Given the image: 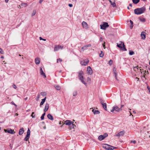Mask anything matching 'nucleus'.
I'll return each instance as SVG.
<instances>
[{"label": "nucleus", "instance_id": "1", "mask_svg": "<svg viewBox=\"0 0 150 150\" xmlns=\"http://www.w3.org/2000/svg\"><path fill=\"white\" fill-rule=\"evenodd\" d=\"M146 7L144 6L141 8H136L134 10V13L137 15H140L144 13L146 11Z\"/></svg>", "mask_w": 150, "mask_h": 150}, {"label": "nucleus", "instance_id": "2", "mask_svg": "<svg viewBox=\"0 0 150 150\" xmlns=\"http://www.w3.org/2000/svg\"><path fill=\"white\" fill-rule=\"evenodd\" d=\"M83 73L82 71H81L78 72V77L79 79L83 84L86 85V83L83 80Z\"/></svg>", "mask_w": 150, "mask_h": 150}, {"label": "nucleus", "instance_id": "3", "mask_svg": "<svg viewBox=\"0 0 150 150\" xmlns=\"http://www.w3.org/2000/svg\"><path fill=\"white\" fill-rule=\"evenodd\" d=\"M117 46L120 49L123 48L122 50H124L125 51H127L124 43L122 41H120L119 44H117Z\"/></svg>", "mask_w": 150, "mask_h": 150}, {"label": "nucleus", "instance_id": "4", "mask_svg": "<svg viewBox=\"0 0 150 150\" xmlns=\"http://www.w3.org/2000/svg\"><path fill=\"white\" fill-rule=\"evenodd\" d=\"M103 147L105 149L108 150H112L116 148L107 144H104Z\"/></svg>", "mask_w": 150, "mask_h": 150}, {"label": "nucleus", "instance_id": "5", "mask_svg": "<svg viewBox=\"0 0 150 150\" xmlns=\"http://www.w3.org/2000/svg\"><path fill=\"white\" fill-rule=\"evenodd\" d=\"M122 110L121 108H119L117 106L115 105L113 107L112 109L111 110V111L113 112L114 111L117 112H120Z\"/></svg>", "mask_w": 150, "mask_h": 150}, {"label": "nucleus", "instance_id": "6", "mask_svg": "<svg viewBox=\"0 0 150 150\" xmlns=\"http://www.w3.org/2000/svg\"><path fill=\"white\" fill-rule=\"evenodd\" d=\"M109 25H108V23L107 22H104L103 23V24L100 25V28L102 29L105 30L106 28L109 27Z\"/></svg>", "mask_w": 150, "mask_h": 150}, {"label": "nucleus", "instance_id": "7", "mask_svg": "<svg viewBox=\"0 0 150 150\" xmlns=\"http://www.w3.org/2000/svg\"><path fill=\"white\" fill-rule=\"evenodd\" d=\"M30 131L29 128H28L27 132V134L24 139V140L27 141L29 139L30 135Z\"/></svg>", "mask_w": 150, "mask_h": 150}, {"label": "nucleus", "instance_id": "8", "mask_svg": "<svg viewBox=\"0 0 150 150\" xmlns=\"http://www.w3.org/2000/svg\"><path fill=\"white\" fill-rule=\"evenodd\" d=\"M108 135L107 133H105L103 135H100L98 137V139L100 141H102L107 137Z\"/></svg>", "mask_w": 150, "mask_h": 150}, {"label": "nucleus", "instance_id": "9", "mask_svg": "<svg viewBox=\"0 0 150 150\" xmlns=\"http://www.w3.org/2000/svg\"><path fill=\"white\" fill-rule=\"evenodd\" d=\"M63 47V46L60 45H56L55 46L54 51H58L59 49H62Z\"/></svg>", "mask_w": 150, "mask_h": 150}, {"label": "nucleus", "instance_id": "10", "mask_svg": "<svg viewBox=\"0 0 150 150\" xmlns=\"http://www.w3.org/2000/svg\"><path fill=\"white\" fill-rule=\"evenodd\" d=\"M89 62V60L87 59L83 60L81 61L80 63L82 65L86 66Z\"/></svg>", "mask_w": 150, "mask_h": 150}, {"label": "nucleus", "instance_id": "11", "mask_svg": "<svg viewBox=\"0 0 150 150\" xmlns=\"http://www.w3.org/2000/svg\"><path fill=\"white\" fill-rule=\"evenodd\" d=\"M125 133V132L124 131H121L118 133L117 134L115 135V136L120 137L121 136H123Z\"/></svg>", "mask_w": 150, "mask_h": 150}, {"label": "nucleus", "instance_id": "12", "mask_svg": "<svg viewBox=\"0 0 150 150\" xmlns=\"http://www.w3.org/2000/svg\"><path fill=\"white\" fill-rule=\"evenodd\" d=\"M4 131L6 132H7L8 133L10 134H14L16 132H14L13 130H12L11 129H8L7 130L4 129Z\"/></svg>", "mask_w": 150, "mask_h": 150}, {"label": "nucleus", "instance_id": "13", "mask_svg": "<svg viewBox=\"0 0 150 150\" xmlns=\"http://www.w3.org/2000/svg\"><path fill=\"white\" fill-rule=\"evenodd\" d=\"M87 71H88V73L90 75H91L93 74V71L90 66L88 67L87 68Z\"/></svg>", "mask_w": 150, "mask_h": 150}, {"label": "nucleus", "instance_id": "14", "mask_svg": "<svg viewBox=\"0 0 150 150\" xmlns=\"http://www.w3.org/2000/svg\"><path fill=\"white\" fill-rule=\"evenodd\" d=\"M100 103L102 105L103 107L104 108V109L106 110H107V105L106 103H104L103 102V100L100 101Z\"/></svg>", "mask_w": 150, "mask_h": 150}, {"label": "nucleus", "instance_id": "15", "mask_svg": "<svg viewBox=\"0 0 150 150\" xmlns=\"http://www.w3.org/2000/svg\"><path fill=\"white\" fill-rule=\"evenodd\" d=\"M82 24L83 27L86 29H88V25L86 22L85 21L82 22Z\"/></svg>", "mask_w": 150, "mask_h": 150}, {"label": "nucleus", "instance_id": "16", "mask_svg": "<svg viewBox=\"0 0 150 150\" xmlns=\"http://www.w3.org/2000/svg\"><path fill=\"white\" fill-rule=\"evenodd\" d=\"M40 74L42 76H44L45 78L46 77V76L45 73H44L43 71L42 70V68L41 67L40 68Z\"/></svg>", "mask_w": 150, "mask_h": 150}, {"label": "nucleus", "instance_id": "17", "mask_svg": "<svg viewBox=\"0 0 150 150\" xmlns=\"http://www.w3.org/2000/svg\"><path fill=\"white\" fill-rule=\"evenodd\" d=\"M72 123L71 121L70 120H67L65 121L64 122V124L66 125H68L69 126L71 125V123Z\"/></svg>", "mask_w": 150, "mask_h": 150}, {"label": "nucleus", "instance_id": "18", "mask_svg": "<svg viewBox=\"0 0 150 150\" xmlns=\"http://www.w3.org/2000/svg\"><path fill=\"white\" fill-rule=\"evenodd\" d=\"M142 38L144 39L146 38V33L144 32H142L141 34Z\"/></svg>", "mask_w": 150, "mask_h": 150}, {"label": "nucleus", "instance_id": "19", "mask_svg": "<svg viewBox=\"0 0 150 150\" xmlns=\"http://www.w3.org/2000/svg\"><path fill=\"white\" fill-rule=\"evenodd\" d=\"M49 108V104L48 103H46L45 105V108L44 110V111L46 112L47 111Z\"/></svg>", "mask_w": 150, "mask_h": 150}, {"label": "nucleus", "instance_id": "20", "mask_svg": "<svg viewBox=\"0 0 150 150\" xmlns=\"http://www.w3.org/2000/svg\"><path fill=\"white\" fill-rule=\"evenodd\" d=\"M40 59L39 58H36L35 59V62L36 64H38L40 63Z\"/></svg>", "mask_w": 150, "mask_h": 150}, {"label": "nucleus", "instance_id": "21", "mask_svg": "<svg viewBox=\"0 0 150 150\" xmlns=\"http://www.w3.org/2000/svg\"><path fill=\"white\" fill-rule=\"evenodd\" d=\"M24 132V130L23 129V128H22L21 129H20L19 131L18 132V134L19 135H22L23 132Z\"/></svg>", "mask_w": 150, "mask_h": 150}, {"label": "nucleus", "instance_id": "22", "mask_svg": "<svg viewBox=\"0 0 150 150\" xmlns=\"http://www.w3.org/2000/svg\"><path fill=\"white\" fill-rule=\"evenodd\" d=\"M91 46V44L87 45H86L84 46L82 48V49H83L84 50H86L87 49V47H90Z\"/></svg>", "mask_w": 150, "mask_h": 150}, {"label": "nucleus", "instance_id": "23", "mask_svg": "<svg viewBox=\"0 0 150 150\" xmlns=\"http://www.w3.org/2000/svg\"><path fill=\"white\" fill-rule=\"evenodd\" d=\"M46 99V97H45V98H44L42 100L41 102L40 103V107H41L42 105L44 103H45V101Z\"/></svg>", "mask_w": 150, "mask_h": 150}, {"label": "nucleus", "instance_id": "24", "mask_svg": "<svg viewBox=\"0 0 150 150\" xmlns=\"http://www.w3.org/2000/svg\"><path fill=\"white\" fill-rule=\"evenodd\" d=\"M47 117L48 119L51 120H54V118L53 116L50 114H48L47 115Z\"/></svg>", "mask_w": 150, "mask_h": 150}, {"label": "nucleus", "instance_id": "25", "mask_svg": "<svg viewBox=\"0 0 150 150\" xmlns=\"http://www.w3.org/2000/svg\"><path fill=\"white\" fill-rule=\"evenodd\" d=\"M92 111L93 112V114L95 115L98 114L100 113V112L99 111L95 110L94 109L92 110Z\"/></svg>", "mask_w": 150, "mask_h": 150}, {"label": "nucleus", "instance_id": "26", "mask_svg": "<svg viewBox=\"0 0 150 150\" xmlns=\"http://www.w3.org/2000/svg\"><path fill=\"white\" fill-rule=\"evenodd\" d=\"M110 2L113 7H116V4L115 2H112L111 0H110Z\"/></svg>", "mask_w": 150, "mask_h": 150}, {"label": "nucleus", "instance_id": "27", "mask_svg": "<svg viewBox=\"0 0 150 150\" xmlns=\"http://www.w3.org/2000/svg\"><path fill=\"white\" fill-rule=\"evenodd\" d=\"M113 73L115 74V77L116 79H117L116 70V68L115 67L113 68Z\"/></svg>", "mask_w": 150, "mask_h": 150}, {"label": "nucleus", "instance_id": "28", "mask_svg": "<svg viewBox=\"0 0 150 150\" xmlns=\"http://www.w3.org/2000/svg\"><path fill=\"white\" fill-rule=\"evenodd\" d=\"M139 1L140 0H132L133 3L135 4H137Z\"/></svg>", "mask_w": 150, "mask_h": 150}, {"label": "nucleus", "instance_id": "29", "mask_svg": "<svg viewBox=\"0 0 150 150\" xmlns=\"http://www.w3.org/2000/svg\"><path fill=\"white\" fill-rule=\"evenodd\" d=\"M104 56V53L102 51H101L100 53L99 54V56L100 57H103Z\"/></svg>", "mask_w": 150, "mask_h": 150}, {"label": "nucleus", "instance_id": "30", "mask_svg": "<svg viewBox=\"0 0 150 150\" xmlns=\"http://www.w3.org/2000/svg\"><path fill=\"white\" fill-rule=\"evenodd\" d=\"M140 20L143 22H144L145 21V19L144 18H139Z\"/></svg>", "mask_w": 150, "mask_h": 150}, {"label": "nucleus", "instance_id": "31", "mask_svg": "<svg viewBox=\"0 0 150 150\" xmlns=\"http://www.w3.org/2000/svg\"><path fill=\"white\" fill-rule=\"evenodd\" d=\"M21 5L22 6H23L24 7H25L27 6V5L26 3H22L21 4Z\"/></svg>", "mask_w": 150, "mask_h": 150}, {"label": "nucleus", "instance_id": "32", "mask_svg": "<svg viewBox=\"0 0 150 150\" xmlns=\"http://www.w3.org/2000/svg\"><path fill=\"white\" fill-rule=\"evenodd\" d=\"M36 11L35 10H34L32 14V16H34L36 13Z\"/></svg>", "mask_w": 150, "mask_h": 150}, {"label": "nucleus", "instance_id": "33", "mask_svg": "<svg viewBox=\"0 0 150 150\" xmlns=\"http://www.w3.org/2000/svg\"><path fill=\"white\" fill-rule=\"evenodd\" d=\"M41 95L42 96H45L46 95V93L45 92H42L40 93Z\"/></svg>", "mask_w": 150, "mask_h": 150}, {"label": "nucleus", "instance_id": "34", "mask_svg": "<svg viewBox=\"0 0 150 150\" xmlns=\"http://www.w3.org/2000/svg\"><path fill=\"white\" fill-rule=\"evenodd\" d=\"M77 92L76 91H74L73 93V96H75L77 95Z\"/></svg>", "mask_w": 150, "mask_h": 150}, {"label": "nucleus", "instance_id": "35", "mask_svg": "<svg viewBox=\"0 0 150 150\" xmlns=\"http://www.w3.org/2000/svg\"><path fill=\"white\" fill-rule=\"evenodd\" d=\"M56 88L58 90H60V87L59 86H57L56 87Z\"/></svg>", "mask_w": 150, "mask_h": 150}, {"label": "nucleus", "instance_id": "36", "mask_svg": "<svg viewBox=\"0 0 150 150\" xmlns=\"http://www.w3.org/2000/svg\"><path fill=\"white\" fill-rule=\"evenodd\" d=\"M113 63V61L112 60H110L108 62V63L110 65H111Z\"/></svg>", "mask_w": 150, "mask_h": 150}, {"label": "nucleus", "instance_id": "37", "mask_svg": "<svg viewBox=\"0 0 150 150\" xmlns=\"http://www.w3.org/2000/svg\"><path fill=\"white\" fill-rule=\"evenodd\" d=\"M134 54V52L132 51H129V54L130 55H132Z\"/></svg>", "mask_w": 150, "mask_h": 150}, {"label": "nucleus", "instance_id": "38", "mask_svg": "<svg viewBox=\"0 0 150 150\" xmlns=\"http://www.w3.org/2000/svg\"><path fill=\"white\" fill-rule=\"evenodd\" d=\"M59 61L60 62H62V60L60 59L59 58L57 59V62L58 63Z\"/></svg>", "mask_w": 150, "mask_h": 150}, {"label": "nucleus", "instance_id": "39", "mask_svg": "<svg viewBox=\"0 0 150 150\" xmlns=\"http://www.w3.org/2000/svg\"><path fill=\"white\" fill-rule=\"evenodd\" d=\"M0 53L1 54H3L4 53V51L0 48Z\"/></svg>", "mask_w": 150, "mask_h": 150}, {"label": "nucleus", "instance_id": "40", "mask_svg": "<svg viewBox=\"0 0 150 150\" xmlns=\"http://www.w3.org/2000/svg\"><path fill=\"white\" fill-rule=\"evenodd\" d=\"M34 112H32L31 115V116L32 117V118H34L35 117V115H33V114H34Z\"/></svg>", "mask_w": 150, "mask_h": 150}, {"label": "nucleus", "instance_id": "41", "mask_svg": "<svg viewBox=\"0 0 150 150\" xmlns=\"http://www.w3.org/2000/svg\"><path fill=\"white\" fill-rule=\"evenodd\" d=\"M12 86L14 88V89H16V88H17V87L16 86V85L14 84H13V85H12Z\"/></svg>", "mask_w": 150, "mask_h": 150}, {"label": "nucleus", "instance_id": "42", "mask_svg": "<svg viewBox=\"0 0 150 150\" xmlns=\"http://www.w3.org/2000/svg\"><path fill=\"white\" fill-rule=\"evenodd\" d=\"M71 125L72 126V128H74V126L76 127V125H75L74 124L72 123H71Z\"/></svg>", "mask_w": 150, "mask_h": 150}, {"label": "nucleus", "instance_id": "43", "mask_svg": "<svg viewBox=\"0 0 150 150\" xmlns=\"http://www.w3.org/2000/svg\"><path fill=\"white\" fill-rule=\"evenodd\" d=\"M40 40H44V41H46V40L45 39H43L41 37H40Z\"/></svg>", "mask_w": 150, "mask_h": 150}, {"label": "nucleus", "instance_id": "44", "mask_svg": "<svg viewBox=\"0 0 150 150\" xmlns=\"http://www.w3.org/2000/svg\"><path fill=\"white\" fill-rule=\"evenodd\" d=\"M40 98V95H38L37 96V98L36 99V100L37 101L38 100V99H39Z\"/></svg>", "mask_w": 150, "mask_h": 150}, {"label": "nucleus", "instance_id": "45", "mask_svg": "<svg viewBox=\"0 0 150 150\" xmlns=\"http://www.w3.org/2000/svg\"><path fill=\"white\" fill-rule=\"evenodd\" d=\"M105 42H104L103 44V48L104 49H105Z\"/></svg>", "mask_w": 150, "mask_h": 150}, {"label": "nucleus", "instance_id": "46", "mask_svg": "<svg viewBox=\"0 0 150 150\" xmlns=\"http://www.w3.org/2000/svg\"><path fill=\"white\" fill-rule=\"evenodd\" d=\"M129 21L131 25H133V21L131 20L130 21Z\"/></svg>", "mask_w": 150, "mask_h": 150}, {"label": "nucleus", "instance_id": "47", "mask_svg": "<svg viewBox=\"0 0 150 150\" xmlns=\"http://www.w3.org/2000/svg\"><path fill=\"white\" fill-rule=\"evenodd\" d=\"M68 5L70 7H71L73 6V5L71 4H69Z\"/></svg>", "mask_w": 150, "mask_h": 150}, {"label": "nucleus", "instance_id": "48", "mask_svg": "<svg viewBox=\"0 0 150 150\" xmlns=\"http://www.w3.org/2000/svg\"><path fill=\"white\" fill-rule=\"evenodd\" d=\"M44 116H42H42H41V119L42 120H43L44 119Z\"/></svg>", "mask_w": 150, "mask_h": 150}, {"label": "nucleus", "instance_id": "49", "mask_svg": "<svg viewBox=\"0 0 150 150\" xmlns=\"http://www.w3.org/2000/svg\"><path fill=\"white\" fill-rule=\"evenodd\" d=\"M132 143H133L134 144H135L136 143V141L135 140L134 141H132L131 142Z\"/></svg>", "mask_w": 150, "mask_h": 150}, {"label": "nucleus", "instance_id": "50", "mask_svg": "<svg viewBox=\"0 0 150 150\" xmlns=\"http://www.w3.org/2000/svg\"><path fill=\"white\" fill-rule=\"evenodd\" d=\"M147 88L148 89V90L149 92L150 93V88L149 87V86H147Z\"/></svg>", "mask_w": 150, "mask_h": 150}, {"label": "nucleus", "instance_id": "51", "mask_svg": "<svg viewBox=\"0 0 150 150\" xmlns=\"http://www.w3.org/2000/svg\"><path fill=\"white\" fill-rule=\"evenodd\" d=\"M133 25H131L130 26V29H132V28H133Z\"/></svg>", "mask_w": 150, "mask_h": 150}, {"label": "nucleus", "instance_id": "52", "mask_svg": "<svg viewBox=\"0 0 150 150\" xmlns=\"http://www.w3.org/2000/svg\"><path fill=\"white\" fill-rule=\"evenodd\" d=\"M138 68H139V67H138V66H136V67H134V68H134V69H135V68H137V69H138Z\"/></svg>", "mask_w": 150, "mask_h": 150}, {"label": "nucleus", "instance_id": "53", "mask_svg": "<svg viewBox=\"0 0 150 150\" xmlns=\"http://www.w3.org/2000/svg\"><path fill=\"white\" fill-rule=\"evenodd\" d=\"M87 80L88 81H90L91 80V79L90 78L88 77L87 78Z\"/></svg>", "mask_w": 150, "mask_h": 150}, {"label": "nucleus", "instance_id": "54", "mask_svg": "<svg viewBox=\"0 0 150 150\" xmlns=\"http://www.w3.org/2000/svg\"><path fill=\"white\" fill-rule=\"evenodd\" d=\"M11 103H12V104L15 105V106H16V105L13 102H11Z\"/></svg>", "mask_w": 150, "mask_h": 150}, {"label": "nucleus", "instance_id": "55", "mask_svg": "<svg viewBox=\"0 0 150 150\" xmlns=\"http://www.w3.org/2000/svg\"><path fill=\"white\" fill-rule=\"evenodd\" d=\"M45 115V112L42 114V115L44 116V117Z\"/></svg>", "mask_w": 150, "mask_h": 150}, {"label": "nucleus", "instance_id": "56", "mask_svg": "<svg viewBox=\"0 0 150 150\" xmlns=\"http://www.w3.org/2000/svg\"><path fill=\"white\" fill-rule=\"evenodd\" d=\"M43 0H40L39 1V3H41Z\"/></svg>", "mask_w": 150, "mask_h": 150}, {"label": "nucleus", "instance_id": "57", "mask_svg": "<svg viewBox=\"0 0 150 150\" xmlns=\"http://www.w3.org/2000/svg\"><path fill=\"white\" fill-rule=\"evenodd\" d=\"M76 0H72V2H75Z\"/></svg>", "mask_w": 150, "mask_h": 150}, {"label": "nucleus", "instance_id": "58", "mask_svg": "<svg viewBox=\"0 0 150 150\" xmlns=\"http://www.w3.org/2000/svg\"><path fill=\"white\" fill-rule=\"evenodd\" d=\"M69 126L70 127V128H71H71H72V126L71 125H70V126Z\"/></svg>", "mask_w": 150, "mask_h": 150}, {"label": "nucleus", "instance_id": "59", "mask_svg": "<svg viewBox=\"0 0 150 150\" xmlns=\"http://www.w3.org/2000/svg\"><path fill=\"white\" fill-rule=\"evenodd\" d=\"M133 112L135 114L136 113V112L134 110L133 111Z\"/></svg>", "mask_w": 150, "mask_h": 150}, {"label": "nucleus", "instance_id": "60", "mask_svg": "<svg viewBox=\"0 0 150 150\" xmlns=\"http://www.w3.org/2000/svg\"><path fill=\"white\" fill-rule=\"evenodd\" d=\"M10 148L11 149H12V146L11 145V144H10Z\"/></svg>", "mask_w": 150, "mask_h": 150}, {"label": "nucleus", "instance_id": "61", "mask_svg": "<svg viewBox=\"0 0 150 150\" xmlns=\"http://www.w3.org/2000/svg\"><path fill=\"white\" fill-rule=\"evenodd\" d=\"M5 1L6 3H7L8 1V0H5Z\"/></svg>", "mask_w": 150, "mask_h": 150}, {"label": "nucleus", "instance_id": "62", "mask_svg": "<svg viewBox=\"0 0 150 150\" xmlns=\"http://www.w3.org/2000/svg\"><path fill=\"white\" fill-rule=\"evenodd\" d=\"M100 40L101 41H102L103 40V39L102 38H100Z\"/></svg>", "mask_w": 150, "mask_h": 150}, {"label": "nucleus", "instance_id": "63", "mask_svg": "<svg viewBox=\"0 0 150 150\" xmlns=\"http://www.w3.org/2000/svg\"><path fill=\"white\" fill-rule=\"evenodd\" d=\"M129 6H130L131 7H132V4H129Z\"/></svg>", "mask_w": 150, "mask_h": 150}, {"label": "nucleus", "instance_id": "64", "mask_svg": "<svg viewBox=\"0 0 150 150\" xmlns=\"http://www.w3.org/2000/svg\"><path fill=\"white\" fill-rule=\"evenodd\" d=\"M136 79H137V81H139V78H137V77L136 78Z\"/></svg>", "mask_w": 150, "mask_h": 150}]
</instances>
